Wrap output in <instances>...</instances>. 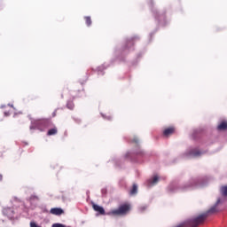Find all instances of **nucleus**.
Wrapping results in <instances>:
<instances>
[{"label": "nucleus", "instance_id": "obj_12", "mask_svg": "<svg viewBox=\"0 0 227 227\" xmlns=\"http://www.w3.org/2000/svg\"><path fill=\"white\" fill-rule=\"evenodd\" d=\"M222 196H226L227 197V185H223L220 189Z\"/></svg>", "mask_w": 227, "mask_h": 227}, {"label": "nucleus", "instance_id": "obj_18", "mask_svg": "<svg viewBox=\"0 0 227 227\" xmlns=\"http://www.w3.org/2000/svg\"><path fill=\"white\" fill-rule=\"evenodd\" d=\"M67 109H74V103L72 101L67 102Z\"/></svg>", "mask_w": 227, "mask_h": 227}, {"label": "nucleus", "instance_id": "obj_13", "mask_svg": "<svg viewBox=\"0 0 227 227\" xmlns=\"http://www.w3.org/2000/svg\"><path fill=\"white\" fill-rule=\"evenodd\" d=\"M137 192V184H133V187L130 190L131 196L136 195Z\"/></svg>", "mask_w": 227, "mask_h": 227}, {"label": "nucleus", "instance_id": "obj_17", "mask_svg": "<svg viewBox=\"0 0 227 227\" xmlns=\"http://www.w3.org/2000/svg\"><path fill=\"white\" fill-rule=\"evenodd\" d=\"M39 198L36 195H32L30 197V201H38Z\"/></svg>", "mask_w": 227, "mask_h": 227}, {"label": "nucleus", "instance_id": "obj_5", "mask_svg": "<svg viewBox=\"0 0 227 227\" xmlns=\"http://www.w3.org/2000/svg\"><path fill=\"white\" fill-rule=\"evenodd\" d=\"M3 214L4 215L9 217V219H13L15 217V211H13V209L10 207L4 208Z\"/></svg>", "mask_w": 227, "mask_h": 227}, {"label": "nucleus", "instance_id": "obj_3", "mask_svg": "<svg viewBox=\"0 0 227 227\" xmlns=\"http://www.w3.org/2000/svg\"><path fill=\"white\" fill-rule=\"evenodd\" d=\"M205 151H200L198 147H190L188 148L184 155V157L191 158V157H200V155H203Z\"/></svg>", "mask_w": 227, "mask_h": 227}, {"label": "nucleus", "instance_id": "obj_8", "mask_svg": "<svg viewBox=\"0 0 227 227\" xmlns=\"http://www.w3.org/2000/svg\"><path fill=\"white\" fill-rule=\"evenodd\" d=\"M50 212L53 215H61V214H63V210L60 207H53Z\"/></svg>", "mask_w": 227, "mask_h": 227}, {"label": "nucleus", "instance_id": "obj_6", "mask_svg": "<svg viewBox=\"0 0 227 227\" xmlns=\"http://www.w3.org/2000/svg\"><path fill=\"white\" fill-rule=\"evenodd\" d=\"M92 208H93V210H95V212H98V214H100L101 215H106V210L104 209V207L102 206H98L95 203H92Z\"/></svg>", "mask_w": 227, "mask_h": 227}, {"label": "nucleus", "instance_id": "obj_22", "mask_svg": "<svg viewBox=\"0 0 227 227\" xmlns=\"http://www.w3.org/2000/svg\"><path fill=\"white\" fill-rule=\"evenodd\" d=\"M133 143H139V138L137 137H134Z\"/></svg>", "mask_w": 227, "mask_h": 227}, {"label": "nucleus", "instance_id": "obj_15", "mask_svg": "<svg viewBox=\"0 0 227 227\" xmlns=\"http://www.w3.org/2000/svg\"><path fill=\"white\" fill-rule=\"evenodd\" d=\"M148 208V206L147 205H142L139 207L138 210L140 212H145V210H146Z\"/></svg>", "mask_w": 227, "mask_h": 227}, {"label": "nucleus", "instance_id": "obj_21", "mask_svg": "<svg viewBox=\"0 0 227 227\" xmlns=\"http://www.w3.org/2000/svg\"><path fill=\"white\" fill-rule=\"evenodd\" d=\"M30 227H41V226L36 224V223L35 222H30Z\"/></svg>", "mask_w": 227, "mask_h": 227}, {"label": "nucleus", "instance_id": "obj_11", "mask_svg": "<svg viewBox=\"0 0 227 227\" xmlns=\"http://www.w3.org/2000/svg\"><path fill=\"white\" fill-rule=\"evenodd\" d=\"M168 192H176V185L175 184H171L168 187Z\"/></svg>", "mask_w": 227, "mask_h": 227}, {"label": "nucleus", "instance_id": "obj_16", "mask_svg": "<svg viewBox=\"0 0 227 227\" xmlns=\"http://www.w3.org/2000/svg\"><path fill=\"white\" fill-rule=\"evenodd\" d=\"M86 25L91 26V18L90 17H85Z\"/></svg>", "mask_w": 227, "mask_h": 227}, {"label": "nucleus", "instance_id": "obj_23", "mask_svg": "<svg viewBox=\"0 0 227 227\" xmlns=\"http://www.w3.org/2000/svg\"><path fill=\"white\" fill-rule=\"evenodd\" d=\"M4 116H10V112H4Z\"/></svg>", "mask_w": 227, "mask_h": 227}, {"label": "nucleus", "instance_id": "obj_26", "mask_svg": "<svg viewBox=\"0 0 227 227\" xmlns=\"http://www.w3.org/2000/svg\"><path fill=\"white\" fill-rule=\"evenodd\" d=\"M3 107H4V106H2L1 108L3 109Z\"/></svg>", "mask_w": 227, "mask_h": 227}, {"label": "nucleus", "instance_id": "obj_20", "mask_svg": "<svg viewBox=\"0 0 227 227\" xmlns=\"http://www.w3.org/2000/svg\"><path fill=\"white\" fill-rule=\"evenodd\" d=\"M101 116H102V118H104V120H112V118H113L111 116H106V114H101Z\"/></svg>", "mask_w": 227, "mask_h": 227}, {"label": "nucleus", "instance_id": "obj_10", "mask_svg": "<svg viewBox=\"0 0 227 227\" xmlns=\"http://www.w3.org/2000/svg\"><path fill=\"white\" fill-rule=\"evenodd\" d=\"M217 129L219 130H226L227 129V121H222L218 126Z\"/></svg>", "mask_w": 227, "mask_h": 227}, {"label": "nucleus", "instance_id": "obj_1", "mask_svg": "<svg viewBox=\"0 0 227 227\" xmlns=\"http://www.w3.org/2000/svg\"><path fill=\"white\" fill-rule=\"evenodd\" d=\"M207 185V181L200 178H192L189 180L184 186V191H191L192 189H200V187H206Z\"/></svg>", "mask_w": 227, "mask_h": 227}, {"label": "nucleus", "instance_id": "obj_25", "mask_svg": "<svg viewBox=\"0 0 227 227\" xmlns=\"http://www.w3.org/2000/svg\"><path fill=\"white\" fill-rule=\"evenodd\" d=\"M12 111H13L15 108H13V106H12Z\"/></svg>", "mask_w": 227, "mask_h": 227}, {"label": "nucleus", "instance_id": "obj_4", "mask_svg": "<svg viewBox=\"0 0 227 227\" xmlns=\"http://www.w3.org/2000/svg\"><path fill=\"white\" fill-rule=\"evenodd\" d=\"M159 180H160V177L154 175L147 181V185L149 187H153V185H157L159 184Z\"/></svg>", "mask_w": 227, "mask_h": 227}, {"label": "nucleus", "instance_id": "obj_7", "mask_svg": "<svg viewBox=\"0 0 227 227\" xmlns=\"http://www.w3.org/2000/svg\"><path fill=\"white\" fill-rule=\"evenodd\" d=\"M42 121H32V124L30 126V129L33 130V129H38V130H42Z\"/></svg>", "mask_w": 227, "mask_h": 227}, {"label": "nucleus", "instance_id": "obj_9", "mask_svg": "<svg viewBox=\"0 0 227 227\" xmlns=\"http://www.w3.org/2000/svg\"><path fill=\"white\" fill-rule=\"evenodd\" d=\"M173 132H175V128L169 127L164 129L163 134L166 137H168V136H171Z\"/></svg>", "mask_w": 227, "mask_h": 227}, {"label": "nucleus", "instance_id": "obj_2", "mask_svg": "<svg viewBox=\"0 0 227 227\" xmlns=\"http://www.w3.org/2000/svg\"><path fill=\"white\" fill-rule=\"evenodd\" d=\"M130 212V204H123L121 205L118 208L112 209L108 213H106V215H119V216H124L127 215Z\"/></svg>", "mask_w": 227, "mask_h": 227}, {"label": "nucleus", "instance_id": "obj_19", "mask_svg": "<svg viewBox=\"0 0 227 227\" xmlns=\"http://www.w3.org/2000/svg\"><path fill=\"white\" fill-rule=\"evenodd\" d=\"M51 227H67V226H65V224L63 223H53Z\"/></svg>", "mask_w": 227, "mask_h": 227}, {"label": "nucleus", "instance_id": "obj_24", "mask_svg": "<svg viewBox=\"0 0 227 227\" xmlns=\"http://www.w3.org/2000/svg\"><path fill=\"white\" fill-rule=\"evenodd\" d=\"M1 180H3V176L2 175H0V182H1Z\"/></svg>", "mask_w": 227, "mask_h": 227}, {"label": "nucleus", "instance_id": "obj_14", "mask_svg": "<svg viewBox=\"0 0 227 227\" xmlns=\"http://www.w3.org/2000/svg\"><path fill=\"white\" fill-rule=\"evenodd\" d=\"M58 134V129L56 128H53L48 131V136H54Z\"/></svg>", "mask_w": 227, "mask_h": 227}]
</instances>
